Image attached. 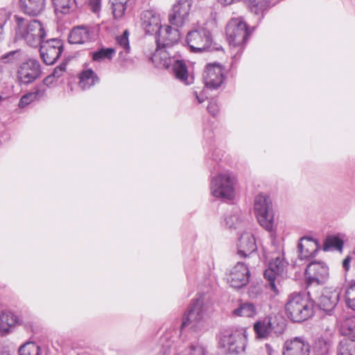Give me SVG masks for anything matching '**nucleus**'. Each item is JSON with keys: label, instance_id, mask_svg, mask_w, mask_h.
<instances>
[{"label": "nucleus", "instance_id": "29", "mask_svg": "<svg viewBox=\"0 0 355 355\" xmlns=\"http://www.w3.org/2000/svg\"><path fill=\"white\" fill-rule=\"evenodd\" d=\"M79 79V85L83 89L89 88L99 81L97 75L90 69L83 71Z\"/></svg>", "mask_w": 355, "mask_h": 355}, {"label": "nucleus", "instance_id": "38", "mask_svg": "<svg viewBox=\"0 0 355 355\" xmlns=\"http://www.w3.org/2000/svg\"><path fill=\"white\" fill-rule=\"evenodd\" d=\"M66 63H62L57 67H55L53 73L46 77L43 81L44 85L49 86L52 85L55 81L60 78L66 71Z\"/></svg>", "mask_w": 355, "mask_h": 355}, {"label": "nucleus", "instance_id": "27", "mask_svg": "<svg viewBox=\"0 0 355 355\" xmlns=\"http://www.w3.org/2000/svg\"><path fill=\"white\" fill-rule=\"evenodd\" d=\"M257 313L255 305L251 302H243L232 311V315L238 317L254 318Z\"/></svg>", "mask_w": 355, "mask_h": 355}, {"label": "nucleus", "instance_id": "50", "mask_svg": "<svg viewBox=\"0 0 355 355\" xmlns=\"http://www.w3.org/2000/svg\"><path fill=\"white\" fill-rule=\"evenodd\" d=\"M265 348H266V352H267L268 355H272L273 349H272V347L269 344H266L265 345Z\"/></svg>", "mask_w": 355, "mask_h": 355}, {"label": "nucleus", "instance_id": "39", "mask_svg": "<svg viewBox=\"0 0 355 355\" xmlns=\"http://www.w3.org/2000/svg\"><path fill=\"white\" fill-rule=\"evenodd\" d=\"M184 355H207L206 347L198 342L191 343L184 350Z\"/></svg>", "mask_w": 355, "mask_h": 355}, {"label": "nucleus", "instance_id": "46", "mask_svg": "<svg viewBox=\"0 0 355 355\" xmlns=\"http://www.w3.org/2000/svg\"><path fill=\"white\" fill-rule=\"evenodd\" d=\"M208 112L211 114L213 116L216 115L218 111V106L214 101H211L209 103L207 106Z\"/></svg>", "mask_w": 355, "mask_h": 355}, {"label": "nucleus", "instance_id": "36", "mask_svg": "<svg viewBox=\"0 0 355 355\" xmlns=\"http://www.w3.org/2000/svg\"><path fill=\"white\" fill-rule=\"evenodd\" d=\"M344 297L347 306L355 311V280L348 283L345 288Z\"/></svg>", "mask_w": 355, "mask_h": 355}, {"label": "nucleus", "instance_id": "21", "mask_svg": "<svg viewBox=\"0 0 355 355\" xmlns=\"http://www.w3.org/2000/svg\"><path fill=\"white\" fill-rule=\"evenodd\" d=\"M257 250L254 235L250 232H243L237 243V254L241 257H246Z\"/></svg>", "mask_w": 355, "mask_h": 355}, {"label": "nucleus", "instance_id": "10", "mask_svg": "<svg viewBox=\"0 0 355 355\" xmlns=\"http://www.w3.org/2000/svg\"><path fill=\"white\" fill-rule=\"evenodd\" d=\"M287 263L284 261V256L279 254L270 262L268 268L264 272V277L268 282V288L272 291L273 296L279 293L276 284L277 278L284 272Z\"/></svg>", "mask_w": 355, "mask_h": 355}, {"label": "nucleus", "instance_id": "25", "mask_svg": "<svg viewBox=\"0 0 355 355\" xmlns=\"http://www.w3.org/2000/svg\"><path fill=\"white\" fill-rule=\"evenodd\" d=\"M46 89L44 85L36 87L33 92L27 93L21 96L19 102V107H24L29 105L31 103L39 100L44 96Z\"/></svg>", "mask_w": 355, "mask_h": 355}, {"label": "nucleus", "instance_id": "26", "mask_svg": "<svg viewBox=\"0 0 355 355\" xmlns=\"http://www.w3.org/2000/svg\"><path fill=\"white\" fill-rule=\"evenodd\" d=\"M135 1V0H113L112 11L114 19L116 20L123 19L128 6Z\"/></svg>", "mask_w": 355, "mask_h": 355}, {"label": "nucleus", "instance_id": "5", "mask_svg": "<svg viewBox=\"0 0 355 355\" xmlns=\"http://www.w3.org/2000/svg\"><path fill=\"white\" fill-rule=\"evenodd\" d=\"M220 345L231 354L245 352L248 343V334L245 328L225 330L221 333Z\"/></svg>", "mask_w": 355, "mask_h": 355}, {"label": "nucleus", "instance_id": "32", "mask_svg": "<svg viewBox=\"0 0 355 355\" xmlns=\"http://www.w3.org/2000/svg\"><path fill=\"white\" fill-rule=\"evenodd\" d=\"M225 225L229 228H237L243 223L242 213L239 209H235L228 214L225 219Z\"/></svg>", "mask_w": 355, "mask_h": 355}, {"label": "nucleus", "instance_id": "43", "mask_svg": "<svg viewBox=\"0 0 355 355\" xmlns=\"http://www.w3.org/2000/svg\"><path fill=\"white\" fill-rule=\"evenodd\" d=\"M128 35V31L125 30L121 35L116 37L117 44L125 51L130 49Z\"/></svg>", "mask_w": 355, "mask_h": 355}, {"label": "nucleus", "instance_id": "18", "mask_svg": "<svg viewBox=\"0 0 355 355\" xmlns=\"http://www.w3.org/2000/svg\"><path fill=\"white\" fill-rule=\"evenodd\" d=\"M309 344L300 337H295L285 341L282 355H309Z\"/></svg>", "mask_w": 355, "mask_h": 355}, {"label": "nucleus", "instance_id": "23", "mask_svg": "<svg viewBox=\"0 0 355 355\" xmlns=\"http://www.w3.org/2000/svg\"><path fill=\"white\" fill-rule=\"evenodd\" d=\"M91 31L89 27L78 26L74 27L69 35V42L71 44H85L90 41Z\"/></svg>", "mask_w": 355, "mask_h": 355}, {"label": "nucleus", "instance_id": "2", "mask_svg": "<svg viewBox=\"0 0 355 355\" xmlns=\"http://www.w3.org/2000/svg\"><path fill=\"white\" fill-rule=\"evenodd\" d=\"M208 307L209 302L203 296L193 300L183 316L182 327L195 332L205 329Z\"/></svg>", "mask_w": 355, "mask_h": 355}, {"label": "nucleus", "instance_id": "14", "mask_svg": "<svg viewBox=\"0 0 355 355\" xmlns=\"http://www.w3.org/2000/svg\"><path fill=\"white\" fill-rule=\"evenodd\" d=\"M203 80L207 87L218 89L225 80L224 69L218 64H208L203 72Z\"/></svg>", "mask_w": 355, "mask_h": 355}, {"label": "nucleus", "instance_id": "28", "mask_svg": "<svg viewBox=\"0 0 355 355\" xmlns=\"http://www.w3.org/2000/svg\"><path fill=\"white\" fill-rule=\"evenodd\" d=\"M17 322V317L13 313L2 312L0 315V332L3 334H8Z\"/></svg>", "mask_w": 355, "mask_h": 355}, {"label": "nucleus", "instance_id": "41", "mask_svg": "<svg viewBox=\"0 0 355 355\" xmlns=\"http://www.w3.org/2000/svg\"><path fill=\"white\" fill-rule=\"evenodd\" d=\"M115 54V50L112 48L101 49L93 53V60L94 61L102 62L110 60Z\"/></svg>", "mask_w": 355, "mask_h": 355}, {"label": "nucleus", "instance_id": "48", "mask_svg": "<svg viewBox=\"0 0 355 355\" xmlns=\"http://www.w3.org/2000/svg\"><path fill=\"white\" fill-rule=\"evenodd\" d=\"M193 94L195 95L196 99L198 103L204 102L207 98V96L204 94V91H194Z\"/></svg>", "mask_w": 355, "mask_h": 355}, {"label": "nucleus", "instance_id": "44", "mask_svg": "<svg viewBox=\"0 0 355 355\" xmlns=\"http://www.w3.org/2000/svg\"><path fill=\"white\" fill-rule=\"evenodd\" d=\"M102 0H87V5L92 12L98 14L101 10Z\"/></svg>", "mask_w": 355, "mask_h": 355}, {"label": "nucleus", "instance_id": "13", "mask_svg": "<svg viewBox=\"0 0 355 355\" xmlns=\"http://www.w3.org/2000/svg\"><path fill=\"white\" fill-rule=\"evenodd\" d=\"M305 275L311 283L324 284L329 279V269L323 261H312L307 266Z\"/></svg>", "mask_w": 355, "mask_h": 355}, {"label": "nucleus", "instance_id": "17", "mask_svg": "<svg viewBox=\"0 0 355 355\" xmlns=\"http://www.w3.org/2000/svg\"><path fill=\"white\" fill-rule=\"evenodd\" d=\"M250 278L248 267L241 262H238L230 270L227 281L230 285L235 288L245 286Z\"/></svg>", "mask_w": 355, "mask_h": 355}, {"label": "nucleus", "instance_id": "49", "mask_svg": "<svg viewBox=\"0 0 355 355\" xmlns=\"http://www.w3.org/2000/svg\"><path fill=\"white\" fill-rule=\"evenodd\" d=\"M350 261H351V258L349 257H347L343 261V267L345 268V270L346 271H347L349 269Z\"/></svg>", "mask_w": 355, "mask_h": 355}, {"label": "nucleus", "instance_id": "7", "mask_svg": "<svg viewBox=\"0 0 355 355\" xmlns=\"http://www.w3.org/2000/svg\"><path fill=\"white\" fill-rule=\"evenodd\" d=\"M247 25L240 18L232 19L226 26V35L232 50L238 48L237 53H241L243 45L248 37Z\"/></svg>", "mask_w": 355, "mask_h": 355}, {"label": "nucleus", "instance_id": "40", "mask_svg": "<svg viewBox=\"0 0 355 355\" xmlns=\"http://www.w3.org/2000/svg\"><path fill=\"white\" fill-rule=\"evenodd\" d=\"M19 355H41V349L33 342H28L19 349Z\"/></svg>", "mask_w": 355, "mask_h": 355}, {"label": "nucleus", "instance_id": "9", "mask_svg": "<svg viewBox=\"0 0 355 355\" xmlns=\"http://www.w3.org/2000/svg\"><path fill=\"white\" fill-rule=\"evenodd\" d=\"M254 209L261 226L271 231L274 224V215L269 196L262 193L257 195L254 199Z\"/></svg>", "mask_w": 355, "mask_h": 355}, {"label": "nucleus", "instance_id": "37", "mask_svg": "<svg viewBox=\"0 0 355 355\" xmlns=\"http://www.w3.org/2000/svg\"><path fill=\"white\" fill-rule=\"evenodd\" d=\"M254 330L259 338H266L270 333L271 323L269 320L257 321L254 324Z\"/></svg>", "mask_w": 355, "mask_h": 355}, {"label": "nucleus", "instance_id": "47", "mask_svg": "<svg viewBox=\"0 0 355 355\" xmlns=\"http://www.w3.org/2000/svg\"><path fill=\"white\" fill-rule=\"evenodd\" d=\"M18 53L17 51H10L1 57L4 62H9L14 59L15 55Z\"/></svg>", "mask_w": 355, "mask_h": 355}, {"label": "nucleus", "instance_id": "4", "mask_svg": "<svg viewBox=\"0 0 355 355\" xmlns=\"http://www.w3.org/2000/svg\"><path fill=\"white\" fill-rule=\"evenodd\" d=\"M15 18L17 22L16 37L24 40L31 46L37 47L40 46L46 36L43 24L37 19L28 22L21 17L16 16Z\"/></svg>", "mask_w": 355, "mask_h": 355}, {"label": "nucleus", "instance_id": "45", "mask_svg": "<svg viewBox=\"0 0 355 355\" xmlns=\"http://www.w3.org/2000/svg\"><path fill=\"white\" fill-rule=\"evenodd\" d=\"M10 12L6 8L0 9V25L4 27L6 23L9 19Z\"/></svg>", "mask_w": 355, "mask_h": 355}, {"label": "nucleus", "instance_id": "19", "mask_svg": "<svg viewBox=\"0 0 355 355\" xmlns=\"http://www.w3.org/2000/svg\"><path fill=\"white\" fill-rule=\"evenodd\" d=\"M340 292L337 288H324L318 299V306L324 312L331 313L340 300Z\"/></svg>", "mask_w": 355, "mask_h": 355}, {"label": "nucleus", "instance_id": "6", "mask_svg": "<svg viewBox=\"0 0 355 355\" xmlns=\"http://www.w3.org/2000/svg\"><path fill=\"white\" fill-rule=\"evenodd\" d=\"M187 43L193 53L218 49L213 42L210 31L204 27H198L190 31L187 35Z\"/></svg>", "mask_w": 355, "mask_h": 355}, {"label": "nucleus", "instance_id": "15", "mask_svg": "<svg viewBox=\"0 0 355 355\" xmlns=\"http://www.w3.org/2000/svg\"><path fill=\"white\" fill-rule=\"evenodd\" d=\"M139 23L146 34L157 33L162 28L160 14L155 10H143L139 16Z\"/></svg>", "mask_w": 355, "mask_h": 355}, {"label": "nucleus", "instance_id": "52", "mask_svg": "<svg viewBox=\"0 0 355 355\" xmlns=\"http://www.w3.org/2000/svg\"><path fill=\"white\" fill-rule=\"evenodd\" d=\"M3 33V28L1 27V26L0 25V40H1Z\"/></svg>", "mask_w": 355, "mask_h": 355}, {"label": "nucleus", "instance_id": "3", "mask_svg": "<svg viewBox=\"0 0 355 355\" xmlns=\"http://www.w3.org/2000/svg\"><path fill=\"white\" fill-rule=\"evenodd\" d=\"M286 316L293 322H300L310 318L313 313V302L301 293L291 294L285 304Z\"/></svg>", "mask_w": 355, "mask_h": 355}, {"label": "nucleus", "instance_id": "51", "mask_svg": "<svg viewBox=\"0 0 355 355\" xmlns=\"http://www.w3.org/2000/svg\"><path fill=\"white\" fill-rule=\"evenodd\" d=\"M219 2L223 5H230L234 2L235 0H218Z\"/></svg>", "mask_w": 355, "mask_h": 355}, {"label": "nucleus", "instance_id": "24", "mask_svg": "<svg viewBox=\"0 0 355 355\" xmlns=\"http://www.w3.org/2000/svg\"><path fill=\"white\" fill-rule=\"evenodd\" d=\"M45 0H20L21 10L29 15L40 14L44 8Z\"/></svg>", "mask_w": 355, "mask_h": 355}, {"label": "nucleus", "instance_id": "12", "mask_svg": "<svg viewBox=\"0 0 355 355\" xmlns=\"http://www.w3.org/2000/svg\"><path fill=\"white\" fill-rule=\"evenodd\" d=\"M63 51V44L60 40L51 39L40 44V56L47 65L53 64Z\"/></svg>", "mask_w": 355, "mask_h": 355}, {"label": "nucleus", "instance_id": "8", "mask_svg": "<svg viewBox=\"0 0 355 355\" xmlns=\"http://www.w3.org/2000/svg\"><path fill=\"white\" fill-rule=\"evenodd\" d=\"M212 196L232 200L234 197V178L229 173H220L212 178L210 183Z\"/></svg>", "mask_w": 355, "mask_h": 355}, {"label": "nucleus", "instance_id": "30", "mask_svg": "<svg viewBox=\"0 0 355 355\" xmlns=\"http://www.w3.org/2000/svg\"><path fill=\"white\" fill-rule=\"evenodd\" d=\"M340 331L343 335L355 339V315L345 318L340 322Z\"/></svg>", "mask_w": 355, "mask_h": 355}, {"label": "nucleus", "instance_id": "34", "mask_svg": "<svg viewBox=\"0 0 355 355\" xmlns=\"http://www.w3.org/2000/svg\"><path fill=\"white\" fill-rule=\"evenodd\" d=\"M56 13L67 14L75 6V0H52Z\"/></svg>", "mask_w": 355, "mask_h": 355}, {"label": "nucleus", "instance_id": "22", "mask_svg": "<svg viewBox=\"0 0 355 355\" xmlns=\"http://www.w3.org/2000/svg\"><path fill=\"white\" fill-rule=\"evenodd\" d=\"M297 248L299 258L301 260H307L315 256L319 245L316 240L304 236L300 239Z\"/></svg>", "mask_w": 355, "mask_h": 355}, {"label": "nucleus", "instance_id": "31", "mask_svg": "<svg viewBox=\"0 0 355 355\" xmlns=\"http://www.w3.org/2000/svg\"><path fill=\"white\" fill-rule=\"evenodd\" d=\"M246 3L252 12L261 17L268 7V0H246Z\"/></svg>", "mask_w": 355, "mask_h": 355}, {"label": "nucleus", "instance_id": "11", "mask_svg": "<svg viewBox=\"0 0 355 355\" xmlns=\"http://www.w3.org/2000/svg\"><path fill=\"white\" fill-rule=\"evenodd\" d=\"M192 0H178L169 12V23L176 27H182L188 21Z\"/></svg>", "mask_w": 355, "mask_h": 355}, {"label": "nucleus", "instance_id": "42", "mask_svg": "<svg viewBox=\"0 0 355 355\" xmlns=\"http://www.w3.org/2000/svg\"><path fill=\"white\" fill-rule=\"evenodd\" d=\"M329 346V342L325 340L324 338H321L316 341L315 345V350L318 354V355H323L327 353Z\"/></svg>", "mask_w": 355, "mask_h": 355}, {"label": "nucleus", "instance_id": "20", "mask_svg": "<svg viewBox=\"0 0 355 355\" xmlns=\"http://www.w3.org/2000/svg\"><path fill=\"white\" fill-rule=\"evenodd\" d=\"M157 32L158 35L156 38V43L158 46L171 49L180 38V33L178 29L172 28L170 26L161 28Z\"/></svg>", "mask_w": 355, "mask_h": 355}, {"label": "nucleus", "instance_id": "1", "mask_svg": "<svg viewBox=\"0 0 355 355\" xmlns=\"http://www.w3.org/2000/svg\"><path fill=\"white\" fill-rule=\"evenodd\" d=\"M171 49L157 46L155 53L151 57L152 62L155 67L168 69L172 67L175 78L185 85L193 83V78L189 76L187 67L184 60L175 55H171Z\"/></svg>", "mask_w": 355, "mask_h": 355}, {"label": "nucleus", "instance_id": "35", "mask_svg": "<svg viewBox=\"0 0 355 355\" xmlns=\"http://www.w3.org/2000/svg\"><path fill=\"white\" fill-rule=\"evenodd\" d=\"M343 241L337 236H328L324 243L323 250H338L342 251L343 248Z\"/></svg>", "mask_w": 355, "mask_h": 355}, {"label": "nucleus", "instance_id": "33", "mask_svg": "<svg viewBox=\"0 0 355 355\" xmlns=\"http://www.w3.org/2000/svg\"><path fill=\"white\" fill-rule=\"evenodd\" d=\"M338 355H355V340L343 339L338 347Z\"/></svg>", "mask_w": 355, "mask_h": 355}, {"label": "nucleus", "instance_id": "16", "mask_svg": "<svg viewBox=\"0 0 355 355\" xmlns=\"http://www.w3.org/2000/svg\"><path fill=\"white\" fill-rule=\"evenodd\" d=\"M40 65L37 60L30 59L21 64L18 70V80L21 84H29L40 76Z\"/></svg>", "mask_w": 355, "mask_h": 355}]
</instances>
